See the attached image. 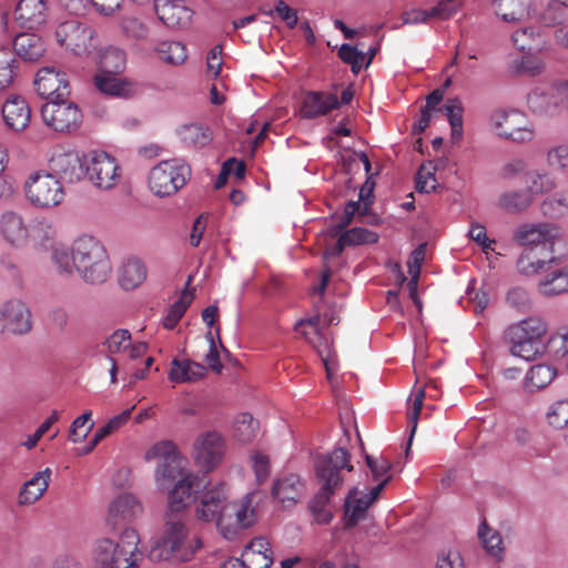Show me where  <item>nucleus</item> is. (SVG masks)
<instances>
[{
	"label": "nucleus",
	"instance_id": "1",
	"mask_svg": "<svg viewBox=\"0 0 568 568\" xmlns=\"http://www.w3.org/2000/svg\"><path fill=\"white\" fill-rule=\"evenodd\" d=\"M253 496L248 493L240 500L229 501L226 486L217 484L202 493L195 516L199 520L214 523L222 536L232 540L256 520Z\"/></svg>",
	"mask_w": 568,
	"mask_h": 568
},
{
	"label": "nucleus",
	"instance_id": "2",
	"mask_svg": "<svg viewBox=\"0 0 568 568\" xmlns=\"http://www.w3.org/2000/svg\"><path fill=\"white\" fill-rule=\"evenodd\" d=\"M51 261L58 273L71 275L77 271L90 284L106 282L112 272L105 247L90 235L75 239L70 247L63 244L52 245Z\"/></svg>",
	"mask_w": 568,
	"mask_h": 568
},
{
	"label": "nucleus",
	"instance_id": "3",
	"mask_svg": "<svg viewBox=\"0 0 568 568\" xmlns=\"http://www.w3.org/2000/svg\"><path fill=\"white\" fill-rule=\"evenodd\" d=\"M349 459V453L341 447L317 457L315 471L321 487L308 503V509L317 524H328L332 520L331 497L343 485V471L353 470Z\"/></svg>",
	"mask_w": 568,
	"mask_h": 568
},
{
	"label": "nucleus",
	"instance_id": "4",
	"mask_svg": "<svg viewBox=\"0 0 568 568\" xmlns=\"http://www.w3.org/2000/svg\"><path fill=\"white\" fill-rule=\"evenodd\" d=\"M202 547L199 537L190 535L179 515L168 514L162 536L151 547L149 557L153 561H189Z\"/></svg>",
	"mask_w": 568,
	"mask_h": 568
},
{
	"label": "nucleus",
	"instance_id": "5",
	"mask_svg": "<svg viewBox=\"0 0 568 568\" xmlns=\"http://www.w3.org/2000/svg\"><path fill=\"white\" fill-rule=\"evenodd\" d=\"M140 537L134 528H124L118 541L101 537L91 548L94 568H139L142 554L139 551Z\"/></svg>",
	"mask_w": 568,
	"mask_h": 568
},
{
	"label": "nucleus",
	"instance_id": "6",
	"mask_svg": "<svg viewBox=\"0 0 568 568\" xmlns=\"http://www.w3.org/2000/svg\"><path fill=\"white\" fill-rule=\"evenodd\" d=\"M548 325L540 316H529L511 324L505 332L513 355L535 361L546 352Z\"/></svg>",
	"mask_w": 568,
	"mask_h": 568
},
{
	"label": "nucleus",
	"instance_id": "7",
	"mask_svg": "<svg viewBox=\"0 0 568 568\" xmlns=\"http://www.w3.org/2000/svg\"><path fill=\"white\" fill-rule=\"evenodd\" d=\"M190 179L191 168L183 160H163L150 170L148 186L154 195L165 197L178 193Z\"/></svg>",
	"mask_w": 568,
	"mask_h": 568
},
{
	"label": "nucleus",
	"instance_id": "8",
	"mask_svg": "<svg viewBox=\"0 0 568 568\" xmlns=\"http://www.w3.org/2000/svg\"><path fill=\"white\" fill-rule=\"evenodd\" d=\"M23 191L29 203L38 209L55 207L65 197L61 181L44 170L31 173L24 182Z\"/></svg>",
	"mask_w": 568,
	"mask_h": 568
},
{
	"label": "nucleus",
	"instance_id": "9",
	"mask_svg": "<svg viewBox=\"0 0 568 568\" xmlns=\"http://www.w3.org/2000/svg\"><path fill=\"white\" fill-rule=\"evenodd\" d=\"M55 39L61 47L75 55H88L95 48L94 30L78 20H68L55 29Z\"/></svg>",
	"mask_w": 568,
	"mask_h": 568
},
{
	"label": "nucleus",
	"instance_id": "10",
	"mask_svg": "<svg viewBox=\"0 0 568 568\" xmlns=\"http://www.w3.org/2000/svg\"><path fill=\"white\" fill-rule=\"evenodd\" d=\"M34 85L39 95L47 100V104L77 106L74 102L69 101L70 84L65 73L55 70L53 67L40 69Z\"/></svg>",
	"mask_w": 568,
	"mask_h": 568
},
{
	"label": "nucleus",
	"instance_id": "11",
	"mask_svg": "<svg viewBox=\"0 0 568 568\" xmlns=\"http://www.w3.org/2000/svg\"><path fill=\"white\" fill-rule=\"evenodd\" d=\"M49 172L68 183H75L87 176V162L84 156L74 150L54 146L48 159Z\"/></svg>",
	"mask_w": 568,
	"mask_h": 568
},
{
	"label": "nucleus",
	"instance_id": "12",
	"mask_svg": "<svg viewBox=\"0 0 568 568\" xmlns=\"http://www.w3.org/2000/svg\"><path fill=\"white\" fill-rule=\"evenodd\" d=\"M494 124L497 134L505 139L527 142L534 138L531 123L521 109H497Z\"/></svg>",
	"mask_w": 568,
	"mask_h": 568
},
{
	"label": "nucleus",
	"instance_id": "13",
	"mask_svg": "<svg viewBox=\"0 0 568 568\" xmlns=\"http://www.w3.org/2000/svg\"><path fill=\"white\" fill-rule=\"evenodd\" d=\"M226 442L216 430L201 434L193 444V456L196 465L206 473L214 470L223 460Z\"/></svg>",
	"mask_w": 568,
	"mask_h": 568
},
{
	"label": "nucleus",
	"instance_id": "14",
	"mask_svg": "<svg viewBox=\"0 0 568 568\" xmlns=\"http://www.w3.org/2000/svg\"><path fill=\"white\" fill-rule=\"evenodd\" d=\"M87 175L95 186L109 190L120 180V166L106 152L93 151L90 155V164L87 163Z\"/></svg>",
	"mask_w": 568,
	"mask_h": 568
},
{
	"label": "nucleus",
	"instance_id": "15",
	"mask_svg": "<svg viewBox=\"0 0 568 568\" xmlns=\"http://www.w3.org/2000/svg\"><path fill=\"white\" fill-rule=\"evenodd\" d=\"M559 236L557 226L550 223H527L518 226L514 240L525 248L552 250Z\"/></svg>",
	"mask_w": 568,
	"mask_h": 568
},
{
	"label": "nucleus",
	"instance_id": "16",
	"mask_svg": "<svg viewBox=\"0 0 568 568\" xmlns=\"http://www.w3.org/2000/svg\"><path fill=\"white\" fill-rule=\"evenodd\" d=\"M389 481V477L373 487L368 494H361L357 488L348 491L344 503L345 527L351 528L357 525L366 516L367 509L377 500L381 491Z\"/></svg>",
	"mask_w": 568,
	"mask_h": 568
},
{
	"label": "nucleus",
	"instance_id": "17",
	"mask_svg": "<svg viewBox=\"0 0 568 568\" xmlns=\"http://www.w3.org/2000/svg\"><path fill=\"white\" fill-rule=\"evenodd\" d=\"M143 513V507L132 494L119 495L109 506L106 524L116 530L133 523Z\"/></svg>",
	"mask_w": 568,
	"mask_h": 568
},
{
	"label": "nucleus",
	"instance_id": "18",
	"mask_svg": "<svg viewBox=\"0 0 568 568\" xmlns=\"http://www.w3.org/2000/svg\"><path fill=\"white\" fill-rule=\"evenodd\" d=\"M0 325L12 334H26L31 329V314L20 300H10L0 306Z\"/></svg>",
	"mask_w": 568,
	"mask_h": 568
},
{
	"label": "nucleus",
	"instance_id": "19",
	"mask_svg": "<svg viewBox=\"0 0 568 568\" xmlns=\"http://www.w3.org/2000/svg\"><path fill=\"white\" fill-rule=\"evenodd\" d=\"M306 490L305 483L297 474H285L278 477L272 487V496L283 508H290L298 503Z\"/></svg>",
	"mask_w": 568,
	"mask_h": 568
},
{
	"label": "nucleus",
	"instance_id": "20",
	"mask_svg": "<svg viewBox=\"0 0 568 568\" xmlns=\"http://www.w3.org/2000/svg\"><path fill=\"white\" fill-rule=\"evenodd\" d=\"M159 19L170 28L186 26L192 18V10L184 0H154Z\"/></svg>",
	"mask_w": 568,
	"mask_h": 568
},
{
	"label": "nucleus",
	"instance_id": "21",
	"mask_svg": "<svg viewBox=\"0 0 568 568\" xmlns=\"http://www.w3.org/2000/svg\"><path fill=\"white\" fill-rule=\"evenodd\" d=\"M43 123L57 132H71L82 122L81 109H39Z\"/></svg>",
	"mask_w": 568,
	"mask_h": 568
},
{
	"label": "nucleus",
	"instance_id": "22",
	"mask_svg": "<svg viewBox=\"0 0 568 568\" xmlns=\"http://www.w3.org/2000/svg\"><path fill=\"white\" fill-rule=\"evenodd\" d=\"M200 487L197 476L184 475V478L176 481L169 488V514L178 515L192 501L195 489Z\"/></svg>",
	"mask_w": 568,
	"mask_h": 568
},
{
	"label": "nucleus",
	"instance_id": "23",
	"mask_svg": "<svg viewBox=\"0 0 568 568\" xmlns=\"http://www.w3.org/2000/svg\"><path fill=\"white\" fill-rule=\"evenodd\" d=\"M0 234L12 246H23L29 240V229L21 214L6 211L0 216Z\"/></svg>",
	"mask_w": 568,
	"mask_h": 568
},
{
	"label": "nucleus",
	"instance_id": "24",
	"mask_svg": "<svg viewBox=\"0 0 568 568\" xmlns=\"http://www.w3.org/2000/svg\"><path fill=\"white\" fill-rule=\"evenodd\" d=\"M48 17L44 0H20L14 10V19L22 28L34 29L42 26Z\"/></svg>",
	"mask_w": 568,
	"mask_h": 568
},
{
	"label": "nucleus",
	"instance_id": "25",
	"mask_svg": "<svg viewBox=\"0 0 568 568\" xmlns=\"http://www.w3.org/2000/svg\"><path fill=\"white\" fill-rule=\"evenodd\" d=\"M538 292L544 296L568 293V263L556 264L538 282Z\"/></svg>",
	"mask_w": 568,
	"mask_h": 568
},
{
	"label": "nucleus",
	"instance_id": "26",
	"mask_svg": "<svg viewBox=\"0 0 568 568\" xmlns=\"http://www.w3.org/2000/svg\"><path fill=\"white\" fill-rule=\"evenodd\" d=\"M554 250L524 248L517 260V270L524 275H535L542 271L548 263H555L551 256Z\"/></svg>",
	"mask_w": 568,
	"mask_h": 568
},
{
	"label": "nucleus",
	"instance_id": "27",
	"mask_svg": "<svg viewBox=\"0 0 568 568\" xmlns=\"http://www.w3.org/2000/svg\"><path fill=\"white\" fill-rule=\"evenodd\" d=\"M184 475H193L184 467V460L180 457H169L168 462H160L155 470V480L160 488L169 489Z\"/></svg>",
	"mask_w": 568,
	"mask_h": 568
},
{
	"label": "nucleus",
	"instance_id": "28",
	"mask_svg": "<svg viewBox=\"0 0 568 568\" xmlns=\"http://www.w3.org/2000/svg\"><path fill=\"white\" fill-rule=\"evenodd\" d=\"M116 73H99L93 78L94 87L103 94L110 97L128 98L134 94L132 82L115 77Z\"/></svg>",
	"mask_w": 568,
	"mask_h": 568
},
{
	"label": "nucleus",
	"instance_id": "29",
	"mask_svg": "<svg viewBox=\"0 0 568 568\" xmlns=\"http://www.w3.org/2000/svg\"><path fill=\"white\" fill-rule=\"evenodd\" d=\"M51 469L45 468L38 471L30 480L23 484L19 491L18 503L20 505H32L39 500L49 487Z\"/></svg>",
	"mask_w": 568,
	"mask_h": 568
},
{
	"label": "nucleus",
	"instance_id": "30",
	"mask_svg": "<svg viewBox=\"0 0 568 568\" xmlns=\"http://www.w3.org/2000/svg\"><path fill=\"white\" fill-rule=\"evenodd\" d=\"M272 554L268 541L258 537L246 546L242 557L247 561L250 568H268L273 562Z\"/></svg>",
	"mask_w": 568,
	"mask_h": 568
},
{
	"label": "nucleus",
	"instance_id": "31",
	"mask_svg": "<svg viewBox=\"0 0 568 568\" xmlns=\"http://www.w3.org/2000/svg\"><path fill=\"white\" fill-rule=\"evenodd\" d=\"M122 0H68L65 7L74 14L97 12L111 16L121 7Z\"/></svg>",
	"mask_w": 568,
	"mask_h": 568
},
{
	"label": "nucleus",
	"instance_id": "32",
	"mask_svg": "<svg viewBox=\"0 0 568 568\" xmlns=\"http://www.w3.org/2000/svg\"><path fill=\"white\" fill-rule=\"evenodd\" d=\"M14 54L26 61H36L42 57L44 44L42 39L34 33H20L13 41Z\"/></svg>",
	"mask_w": 568,
	"mask_h": 568
},
{
	"label": "nucleus",
	"instance_id": "33",
	"mask_svg": "<svg viewBox=\"0 0 568 568\" xmlns=\"http://www.w3.org/2000/svg\"><path fill=\"white\" fill-rule=\"evenodd\" d=\"M353 97L352 85L342 90L339 99L335 93L324 94L323 92L310 91L304 94L302 106H339V104H349Z\"/></svg>",
	"mask_w": 568,
	"mask_h": 568
},
{
	"label": "nucleus",
	"instance_id": "34",
	"mask_svg": "<svg viewBox=\"0 0 568 568\" xmlns=\"http://www.w3.org/2000/svg\"><path fill=\"white\" fill-rule=\"evenodd\" d=\"M205 373V367L189 359L174 358L171 363L169 379L174 383H190L200 379Z\"/></svg>",
	"mask_w": 568,
	"mask_h": 568
},
{
	"label": "nucleus",
	"instance_id": "35",
	"mask_svg": "<svg viewBox=\"0 0 568 568\" xmlns=\"http://www.w3.org/2000/svg\"><path fill=\"white\" fill-rule=\"evenodd\" d=\"M146 278V268L138 258H129L119 271V284L130 291L138 287Z\"/></svg>",
	"mask_w": 568,
	"mask_h": 568
},
{
	"label": "nucleus",
	"instance_id": "36",
	"mask_svg": "<svg viewBox=\"0 0 568 568\" xmlns=\"http://www.w3.org/2000/svg\"><path fill=\"white\" fill-rule=\"evenodd\" d=\"M531 0H495V12L506 22H517L529 16Z\"/></svg>",
	"mask_w": 568,
	"mask_h": 568
},
{
	"label": "nucleus",
	"instance_id": "37",
	"mask_svg": "<svg viewBox=\"0 0 568 568\" xmlns=\"http://www.w3.org/2000/svg\"><path fill=\"white\" fill-rule=\"evenodd\" d=\"M534 202L527 190L506 191L498 199V206L509 213H520Z\"/></svg>",
	"mask_w": 568,
	"mask_h": 568
},
{
	"label": "nucleus",
	"instance_id": "38",
	"mask_svg": "<svg viewBox=\"0 0 568 568\" xmlns=\"http://www.w3.org/2000/svg\"><path fill=\"white\" fill-rule=\"evenodd\" d=\"M556 369L546 364H537L530 367L525 378V387L535 392L548 386L556 377Z\"/></svg>",
	"mask_w": 568,
	"mask_h": 568
},
{
	"label": "nucleus",
	"instance_id": "39",
	"mask_svg": "<svg viewBox=\"0 0 568 568\" xmlns=\"http://www.w3.org/2000/svg\"><path fill=\"white\" fill-rule=\"evenodd\" d=\"M527 191L534 199L535 195H541L552 191L556 187L555 178L546 171L532 170L526 173Z\"/></svg>",
	"mask_w": 568,
	"mask_h": 568
},
{
	"label": "nucleus",
	"instance_id": "40",
	"mask_svg": "<svg viewBox=\"0 0 568 568\" xmlns=\"http://www.w3.org/2000/svg\"><path fill=\"white\" fill-rule=\"evenodd\" d=\"M125 64L126 53L121 48L109 45L100 54L101 73H120Z\"/></svg>",
	"mask_w": 568,
	"mask_h": 568
},
{
	"label": "nucleus",
	"instance_id": "41",
	"mask_svg": "<svg viewBox=\"0 0 568 568\" xmlns=\"http://www.w3.org/2000/svg\"><path fill=\"white\" fill-rule=\"evenodd\" d=\"M155 52L160 60L172 65L182 64L187 58L186 47L179 41H162Z\"/></svg>",
	"mask_w": 568,
	"mask_h": 568
},
{
	"label": "nucleus",
	"instance_id": "42",
	"mask_svg": "<svg viewBox=\"0 0 568 568\" xmlns=\"http://www.w3.org/2000/svg\"><path fill=\"white\" fill-rule=\"evenodd\" d=\"M192 300L193 293L185 288L181 293L180 298L170 306L165 317L163 318V327L166 329H173L185 314Z\"/></svg>",
	"mask_w": 568,
	"mask_h": 568
},
{
	"label": "nucleus",
	"instance_id": "43",
	"mask_svg": "<svg viewBox=\"0 0 568 568\" xmlns=\"http://www.w3.org/2000/svg\"><path fill=\"white\" fill-rule=\"evenodd\" d=\"M179 135L185 144L193 146H204L212 140L209 129L195 123L182 125Z\"/></svg>",
	"mask_w": 568,
	"mask_h": 568
},
{
	"label": "nucleus",
	"instance_id": "44",
	"mask_svg": "<svg viewBox=\"0 0 568 568\" xmlns=\"http://www.w3.org/2000/svg\"><path fill=\"white\" fill-rule=\"evenodd\" d=\"M478 536L486 551L493 558L500 560L503 558L504 547L499 532L488 527L486 521H483L478 529Z\"/></svg>",
	"mask_w": 568,
	"mask_h": 568
},
{
	"label": "nucleus",
	"instance_id": "45",
	"mask_svg": "<svg viewBox=\"0 0 568 568\" xmlns=\"http://www.w3.org/2000/svg\"><path fill=\"white\" fill-rule=\"evenodd\" d=\"M16 54L8 48H0V90L8 88L17 74Z\"/></svg>",
	"mask_w": 568,
	"mask_h": 568
},
{
	"label": "nucleus",
	"instance_id": "46",
	"mask_svg": "<svg viewBox=\"0 0 568 568\" xmlns=\"http://www.w3.org/2000/svg\"><path fill=\"white\" fill-rule=\"evenodd\" d=\"M258 422L248 413L240 414L234 423L235 437L239 442L246 444L252 442L257 434Z\"/></svg>",
	"mask_w": 568,
	"mask_h": 568
},
{
	"label": "nucleus",
	"instance_id": "47",
	"mask_svg": "<svg viewBox=\"0 0 568 568\" xmlns=\"http://www.w3.org/2000/svg\"><path fill=\"white\" fill-rule=\"evenodd\" d=\"M546 422L554 429L568 430V399L551 404L546 413Z\"/></svg>",
	"mask_w": 568,
	"mask_h": 568
},
{
	"label": "nucleus",
	"instance_id": "48",
	"mask_svg": "<svg viewBox=\"0 0 568 568\" xmlns=\"http://www.w3.org/2000/svg\"><path fill=\"white\" fill-rule=\"evenodd\" d=\"M6 124L16 130L27 128L31 119V109H0Z\"/></svg>",
	"mask_w": 568,
	"mask_h": 568
},
{
	"label": "nucleus",
	"instance_id": "49",
	"mask_svg": "<svg viewBox=\"0 0 568 568\" xmlns=\"http://www.w3.org/2000/svg\"><path fill=\"white\" fill-rule=\"evenodd\" d=\"M413 396L414 397L412 399L410 409H409V412L407 414V419H408V423L410 425V436H409V439H408L406 454L409 453V448H410V445H412V442H413V437H414V434H415V432L417 429V423H418L420 409L423 407V402H424V398H425V389L423 387L416 389Z\"/></svg>",
	"mask_w": 568,
	"mask_h": 568
},
{
	"label": "nucleus",
	"instance_id": "50",
	"mask_svg": "<svg viewBox=\"0 0 568 568\" xmlns=\"http://www.w3.org/2000/svg\"><path fill=\"white\" fill-rule=\"evenodd\" d=\"M91 417L92 413L88 410L73 420L69 433V439L71 442L80 443L87 437V435L93 427V422L91 420Z\"/></svg>",
	"mask_w": 568,
	"mask_h": 568
},
{
	"label": "nucleus",
	"instance_id": "51",
	"mask_svg": "<svg viewBox=\"0 0 568 568\" xmlns=\"http://www.w3.org/2000/svg\"><path fill=\"white\" fill-rule=\"evenodd\" d=\"M343 235V242H346L348 246L361 245V244H374L378 241V235L364 227H353Z\"/></svg>",
	"mask_w": 568,
	"mask_h": 568
},
{
	"label": "nucleus",
	"instance_id": "52",
	"mask_svg": "<svg viewBox=\"0 0 568 568\" xmlns=\"http://www.w3.org/2000/svg\"><path fill=\"white\" fill-rule=\"evenodd\" d=\"M130 342L131 333L128 329L114 331L104 342V345L109 353L108 356H112L113 354L120 353L129 348Z\"/></svg>",
	"mask_w": 568,
	"mask_h": 568
},
{
	"label": "nucleus",
	"instance_id": "53",
	"mask_svg": "<svg viewBox=\"0 0 568 568\" xmlns=\"http://www.w3.org/2000/svg\"><path fill=\"white\" fill-rule=\"evenodd\" d=\"M462 2L459 0H440L428 9L430 19L447 20L459 11Z\"/></svg>",
	"mask_w": 568,
	"mask_h": 568
},
{
	"label": "nucleus",
	"instance_id": "54",
	"mask_svg": "<svg viewBox=\"0 0 568 568\" xmlns=\"http://www.w3.org/2000/svg\"><path fill=\"white\" fill-rule=\"evenodd\" d=\"M169 457H180L175 444L171 440L159 442L145 453L148 460L161 458V462H168Z\"/></svg>",
	"mask_w": 568,
	"mask_h": 568
},
{
	"label": "nucleus",
	"instance_id": "55",
	"mask_svg": "<svg viewBox=\"0 0 568 568\" xmlns=\"http://www.w3.org/2000/svg\"><path fill=\"white\" fill-rule=\"evenodd\" d=\"M527 103L532 106H556L557 101L554 98V87H538L531 90L527 95Z\"/></svg>",
	"mask_w": 568,
	"mask_h": 568
},
{
	"label": "nucleus",
	"instance_id": "56",
	"mask_svg": "<svg viewBox=\"0 0 568 568\" xmlns=\"http://www.w3.org/2000/svg\"><path fill=\"white\" fill-rule=\"evenodd\" d=\"M341 60L351 65L354 73H357L364 63L365 54L349 44H342L338 50Z\"/></svg>",
	"mask_w": 568,
	"mask_h": 568
},
{
	"label": "nucleus",
	"instance_id": "57",
	"mask_svg": "<svg viewBox=\"0 0 568 568\" xmlns=\"http://www.w3.org/2000/svg\"><path fill=\"white\" fill-rule=\"evenodd\" d=\"M547 346L556 357H565L568 354V328L554 333L546 343Z\"/></svg>",
	"mask_w": 568,
	"mask_h": 568
},
{
	"label": "nucleus",
	"instance_id": "58",
	"mask_svg": "<svg viewBox=\"0 0 568 568\" xmlns=\"http://www.w3.org/2000/svg\"><path fill=\"white\" fill-rule=\"evenodd\" d=\"M123 32L133 39L143 40L148 37V27L136 18L129 17L122 20Z\"/></svg>",
	"mask_w": 568,
	"mask_h": 568
},
{
	"label": "nucleus",
	"instance_id": "59",
	"mask_svg": "<svg viewBox=\"0 0 568 568\" xmlns=\"http://www.w3.org/2000/svg\"><path fill=\"white\" fill-rule=\"evenodd\" d=\"M507 303L519 311H525L530 305V297L528 292L524 287H513L507 292Z\"/></svg>",
	"mask_w": 568,
	"mask_h": 568
},
{
	"label": "nucleus",
	"instance_id": "60",
	"mask_svg": "<svg viewBox=\"0 0 568 568\" xmlns=\"http://www.w3.org/2000/svg\"><path fill=\"white\" fill-rule=\"evenodd\" d=\"M318 317H313L308 320H301L295 325V331L300 335H302L307 342L314 344V338H320L318 336Z\"/></svg>",
	"mask_w": 568,
	"mask_h": 568
},
{
	"label": "nucleus",
	"instance_id": "61",
	"mask_svg": "<svg viewBox=\"0 0 568 568\" xmlns=\"http://www.w3.org/2000/svg\"><path fill=\"white\" fill-rule=\"evenodd\" d=\"M252 467L258 484L263 483L270 474V458L268 456L255 452L251 456Z\"/></svg>",
	"mask_w": 568,
	"mask_h": 568
},
{
	"label": "nucleus",
	"instance_id": "62",
	"mask_svg": "<svg viewBox=\"0 0 568 568\" xmlns=\"http://www.w3.org/2000/svg\"><path fill=\"white\" fill-rule=\"evenodd\" d=\"M435 174L425 165L420 166L416 178V190L418 192L429 193L436 189Z\"/></svg>",
	"mask_w": 568,
	"mask_h": 568
},
{
	"label": "nucleus",
	"instance_id": "63",
	"mask_svg": "<svg viewBox=\"0 0 568 568\" xmlns=\"http://www.w3.org/2000/svg\"><path fill=\"white\" fill-rule=\"evenodd\" d=\"M547 161L551 166L568 171V145L552 148L548 152Z\"/></svg>",
	"mask_w": 568,
	"mask_h": 568
},
{
	"label": "nucleus",
	"instance_id": "64",
	"mask_svg": "<svg viewBox=\"0 0 568 568\" xmlns=\"http://www.w3.org/2000/svg\"><path fill=\"white\" fill-rule=\"evenodd\" d=\"M436 568H465V565L459 551L448 550L438 556Z\"/></svg>",
	"mask_w": 568,
	"mask_h": 568
}]
</instances>
